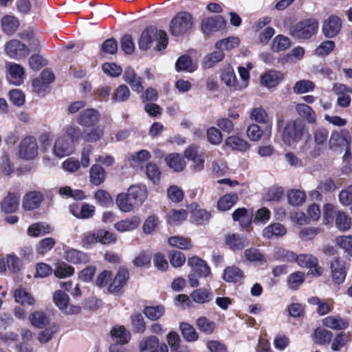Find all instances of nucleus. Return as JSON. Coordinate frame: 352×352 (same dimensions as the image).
Returning <instances> with one entry per match:
<instances>
[{"label": "nucleus", "mask_w": 352, "mask_h": 352, "mask_svg": "<svg viewBox=\"0 0 352 352\" xmlns=\"http://www.w3.org/2000/svg\"><path fill=\"white\" fill-rule=\"evenodd\" d=\"M56 244V240L52 237H47L41 240L36 247V252L39 254H45L51 250Z\"/></svg>", "instance_id": "69168bd1"}, {"label": "nucleus", "mask_w": 352, "mask_h": 352, "mask_svg": "<svg viewBox=\"0 0 352 352\" xmlns=\"http://www.w3.org/2000/svg\"><path fill=\"white\" fill-rule=\"evenodd\" d=\"M30 320L33 326L39 329L45 327L50 322L47 316L42 311H34L31 314Z\"/></svg>", "instance_id": "864d4df0"}, {"label": "nucleus", "mask_w": 352, "mask_h": 352, "mask_svg": "<svg viewBox=\"0 0 352 352\" xmlns=\"http://www.w3.org/2000/svg\"><path fill=\"white\" fill-rule=\"evenodd\" d=\"M333 337L331 331L322 328H317L315 330L314 342L319 344H325L330 342Z\"/></svg>", "instance_id": "5fc2aeb1"}, {"label": "nucleus", "mask_w": 352, "mask_h": 352, "mask_svg": "<svg viewBox=\"0 0 352 352\" xmlns=\"http://www.w3.org/2000/svg\"><path fill=\"white\" fill-rule=\"evenodd\" d=\"M5 50L10 58L17 60L27 57L30 53L28 47L16 39L8 41L6 45Z\"/></svg>", "instance_id": "423d86ee"}, {"label": "nucleus", "mask_w": 352, "mask_h": 352, "mask_svg": "<svg viewBox=\"0 0 352 352\" xmlns=\"http://www.w3.org/2000/svg\"><path fill=\"white\" fill-rule=\"evenodd\" d=\"M19 21L14 16L7 15L1 19V26L3 32L8 34H12L19 27Z\"/></svg>", "instance_id": "a18cd8bd"}, {"label": "nucleus", "mask_w": 352, "mask_h": 352, "mask_svg": "<svg viewBox=\"0 0 352 352\" xmlns=\"http://www.w3.org/2000/svg\"><path fill=\"white\" fill-rule=\"evenodd\" d=\"M296 263L300 267L309 268L311 274L320 276L322 274V269L318 266V258L311 254L298 255Z\"/></svg>", "instance_id": "f8f14e48"}, {"label": "nucleus", "mask_w": 352, "mask_h": 352, "mask_svg": "<svg viewBox=\"0 0 352 352\" xmlns=\"http://www.w3.org/2000/svg\"><path fill=\"white\" fill-rule=\"evenodd\" d=\"M127 193L137 207L141 206L147 197L145 187L139 185L130 186Z\"/></svg>", "instance_id": "cd10ccee"}, {"label": "nucleus", "mask_w": 352, "mask_h": 352, "mask_svg": "<svg viewBox=\"0 0 352 352\" xmlns=\"http://www.w3.org/2000/svg\"><path fill=\"white\" fill-rule=\"evenodd\" d=\"M193 24L191 14L181 12L177 14L170 23V32L175 36L186 33L191 29Z\"/></svg>", "instance_id": "20e7f679"}, {"label": "nucleus", "mask_w": 352, "mask_h": 352, "mask_svg": "<svg viewBox=\"0 0 352 352\" xmlns=\"http://www.w3.org/2000/svg\"><path fill=\"white\" fill-rule=\"evenodd\" d=\"M106 172L100 165L94 164L89 170L90 182L94 186H99L102 184L106 179Z\"/></svg>", "instance_id": "473e14b6"}, {"label": "nucleus", "mask_w": 352, "mask_h": 352, "mask_svg": "<svg viewBox=\"0 0 352 352\" xmlns=\"http://www.w3.org/2000/svg\"><path fill=\"white\" fill-rule=\"evenodd\" d=\"M53 151L57 157H63L73 153L74 146L72 141H69L67 137L63 135L56 140Z\"/></svg>", "instance_id": "ddd939ff"}, {"label": "nucleus", "mask_w": 352, "mask_h": 352, "mask_svg": "<svg viewBox=\"0 0 352 352\" xmlns=\"http://www.w3.org/2000/svg\"><path fill=\"white\" fill-rule=\"evenodd\" d=\"M340 19L336 16H331L324 21L322 25V32L327 37L332 38L340 32Z\"/></svg>", "instance_id": "4be33fe9"}, {"label": "nucleus", "mask_w": 352, "mask_h": 352, "mask_svg": "<svg viewBox=\"0 0 352 352\" xmlns=\"http://www.w3.org/2000/svg\"><path fill=\"white\" fill-rule=\"evenodd\" d=\"M71 211L78 219H89L94 215L95 206L84 203L79 210L77 208H73Z\"/></svg>", "instance_id": "de8ad7c7"}, {"label": "nucleus", "mask_w": 352, "mask_h": 352, "mask_svg": "<svg viewBox=\"0 0 352 352\" xmlns=\"http://www.w3.org/2000/svg\"><path fill=\"white\" fill-rule=\"evenodd\" d=\"M223 58L224 53L223 50L215 51L204 57L202 63L203 67L205 69H209L212 67L214 63L223 60Z\"/></svg>", "instance_id": "680f3d73"}, {"label": "nucleus", "mask_w": 352, "mask_h": 352, "mask_svg": "<svg viewBox=\"0 0 352 352\" xmlns=\"http://www.w3.org/2000/svg\"><path fill=\"white\" fill-rule=\"evenodd\" d=\"M318 28V23L313 19L301 21L289 29L290 34L299 39H307L316 34Z\"/></svg>", "instance_id": "7ed1b4c3"}, {"label": "nucleus", "mask_w": 352, "mask_h": 352, "mask_svg": "<svg viewBox=\"0 0 352 352\" xmlns=\"http://www.w3.org/2000/svg\"><path fill=\"white\" fill-rule=\"evenodd\" d=\"M64 258L73 264L87 263L89 261L87 254L76 249H69L64 252Z\"/></svg>", "instance_id": "a878e982"}, {"label": "nucleus", "mask_w": 352, "mask_h": 352, "mask_svg": "<svg viewBox=\"0 0 352 352\" xmlns=\"http://www.w3.org/2000/svg\"><path fill=\"white\" fill-rule=\"evenodd\" d=\"M131 95L129 87L125 85H120L113 93L112 100L115 102H124Z\"/></svg>", "instance_id": "338daca9"}, {"label": "nucleus", "mask_w": 352, "mask_h": 352, "mask_svg": "<svg viewBox=\"0 0 352 352\" xmlns=\"http://www.w3.org/2000/svg\"><path fill=\"white\" fill-rule=\"evenodd\" d=\"M306 195L304 191L291 190L287 192L288 202L292 206H300L305 201Z\"/></svg>", "instance_id": "052dcab7"}, {"label": "nucleus", "mask_w": 352, "mask_h": 352, "mask_svg": "<svg viewBox=\"0 0 352 352\" xmlns=\"http://www.w3.org/2000/svg\"><path fill=\"white\" fill-rule=\"evenodd\" d=\"M100 119V113L95 109H87L80 113L77 122L86 127L95 126Z\"/></svg>", "instance_id": "2eb2a0df"}, {"label": "nucleus", "mask_w": 352, "mask_h": 352, "mask_svg": "<svg viewBox=\"0 0 352 352\" xmlns=\"http://www.w3.org/2000/svg\"><path fill=\"white\" fill-rule=\"evenodd\" d=\"M244 256L250 262H258L261 264L266 263L265 255L254 248L245 250L244 251Z\"/></svg>", "instance_id": "e2e57ef3"}, {"label": "nucleus", "mask_w": 352, "mask_h": 352, "mask_svg": "<svg viewBox=\"0 0 352 352\" xmlns=\"http://www.w3.org/2000/svg\"><path fill=\"white\" fill-rule=\"evenodd\" d=\"M21 195L17 191H9L0 202L1 210L4 213L16 212L20 204Z\"/></svg>", "instance_id": "1a4fd4ad"}, {"label": "nucleus", "mask_w": 352, "mask_h": 352, "mask_svg": "<svg viewBox=\"0 0 352 352\" xmlns=\"http://www.w3.org/2000/svg\"><path fill=\"white\" fill-rule=\"evenodd\" d=\"M297 113L309 124H314L316 122V113L309 105L304 103H298L296 105Z\"/></svg>", "instance_id": "7c9ffc66"}, {"label": "nucleus", "mask_w": 352, "mask_h": 352, "mask_svg": "<svg viewBox=\"0 0 352 352\" xmlns=\"http://www.w3.org/2000/svg\"><path fill=\"white\" fill-rule=\"evenodd\" d=\"M43 200V196L40 192H30L23 197V208L27 210L38 208Z\"/></svg>", "instance_id": "5701e85b"}, {"label": "nucleus", "mask_w": 352, "mask_h": 352, "mask_svg": "<svg viewBox=\"0 0 352 352\" xmlns=\"http://www.w3.org/2000/svg\"><path fill=\"white\" fill-rule=\"evenodd\" d=\"M322 324L334 330H342L348 327L349 322L339 316H330L322 320Z\"/></svg>", "instance_id": "2f4dec72"}, {"label": "nucleus", "mask_w": 352, "mask_h": 352, "mask_svg": "<svg viewBox=\"0 0 352 352\" xmlns=\"http://www.w3.org/2000/svg\"><path fill=\"white\" fill-rule=\"evenodd\" d=\"M315 89V84L309 80H300L297 81L294 87L293 91L296 94H302L311 91Z\"/></svg>", "instance_id": "13d9d810"}, {"label": "nucleus", "mask_w": 352, "mask_h": 352, "mask_svg": "<svg viewBox=\"0 0 352 352\" xmlns=\"http://www.w3.org/2000/svg\"><path fill=\"white\" fill-rule=\"evenodd\" d=\"M225 144L232 150L241 152L247 151L250 148V144L247 141L236 135L228 137Z\"/></svg>", "instance_id": "c9c22d12"}, {"label": "nucleus", "mask_w": 352, "mask_h": 352, "mask_svg": "<svg viewBox=\"0 0 352 352\" xmlns=\"http://www.w3.org/2000/svg\"><path fill=\"white\" fill-rule=\"evenodd\" d=\"M182 334L188 342L196 341L199 336L194 327L187 322H182L179 326Z\"/></svg>", "instance_id": "603ef678"}, {"label": "nucleus", "mask_w": 352, "mask_h": 352, "mask_svg": "<svg viewBox=\"0 0 352 352\" xmlns=\"http://www.w3.org/2000/svg\"><path fill=\"white\" fill-rule=\"evenodd\" d=\"M6 68L8 71V80L14 85H21L25 78V70L23 66L14 63H8L6 64Z\"/></svg>", "instance_id": "a211bd4d"}, {"label": "nucleus", "mask_w": 352, "mask_h": 352, "mask_svg": "<svg viewBox=\"0 0 352 352\" xmlns=\"http://www.w3.org/2000/svg\"><path fill=\"white\" fill-rule=\"evenodd\" d=\"M129 278V274L127 269L124 267H120L113 281L107 287V292L110 294L119 292L126 285Z\"/></svg>", "instance_id": "4468645a"}, {"label": "nucleus", "mask_w": 352, "mask_h": 352, "mask_svg": "<svg viewBox=\"0 0 352 352\" xmlns=\"http://www.w3.org/2000/svg\"><path fill=\"white\" fill-rule=\"evenodd\" d=\"M168 243L171 246L182 250H190L192 248L190 239L182 236H171L168 239Z\"/></svg>", "instance_id": "4d7b16f0"}, {"label": "nucleus", "mask_w": 352, "mask_h": 352, "mask_svg": "<svg viewBox=\"0 0 352 352\" xmlns=\"http://www.w3.org/2000/svg\"><path fill=\"white\" fill-rule=\"evenodd\" d=\"M190 297L194 302L204 304L210 302L212 299L213 295L210 289L199 288L192 292Z\"/></svg>", "instance_id": "ea45409f"}, {"label": "nucleus", "mask_w": 352, "mask_h": 352, "mask_svg": "<svg viewBox=\"0 0 352 352\" xmlns=\"http://www.w3.org/2000/svg\"><path fill=\"white\" fill-rule=\"evenodd\" d=\"M187 217V212L184 209L171 210L167 215L168 222L171 224H177L185 220Z\"/></svg>", "instance_id": "774afa93"}, {"label": "nucleus", "mask_w": 352, "mask_h": 352, "mask_svg": "<svg viewBox=\"0 0 352 352\" xmlns=\"http://www.w3.org/2000/svg\"><path fill=\"white\" fill-rule=\"evenodd\" d=\"M116 204L118 208L124 212L132 211L137 206L129 197L128 193H120L118 195Z\"/></svg>", "instance_id": "e433bc0d"}, {"label": "nucleus", "mask_w": 352, "mask_h": 352, "mask_svg": "<svg viewBox=\"0 0 352 352\" xmlns=\"http://www.w3.org/2000/svg\"><path fill=\"white\" fill-rule=\"evenodd\" d=\"M14 297L15 301L23 306H32L36 303V299L32 294L22 287L14 290Z\"/></svg>", "instance_id": "b1692460"}, {"label": "nucleus", "mask_w": 352, "mask_h": 352, "mask_svg": "<svg viewBox=\"0 0 352 352\" xmlns=\"http://www.w3.org/2000/svg\"><path fill=\"white\" fill-rule=\"evenodd\" d=\"M19 155L21 158L25 160H32L38 155V144L34 137L27 136L21 140Z\"/></svg>", "instance_id": "39448f33"}, {"label": "nucleus", "mask_w": 352, "mask_h": 352, "mask_svg": "<svg viewBox=\"0 0 352 352\" xmlns=\"http://www.w3.org/2000/svg\"><path fill=\"white\" fill-rule=\"evenodd\" d=\"M141 222L138 216H132L131 217L122 219L115 223L114 228L120 232L131 231L136 229Z\"/></svg>", "instance_id": "bb28decb"}, {"label": "nucleus", "mask_w": 352, "mask_h": 352, "mask_svg": "<svg viewBox=\"0 0 352 352\" xmlns=\"http://www.w3.org/2000/svg\"><path fill=\"white\" fill-rule=\"evenodd\" d=\"M98 230H94L85 232L81 237V245L86 248H90L97 243H99Z\"/></svg>", "instance_id": "3c124183"}, {"label": "nucleus", "mask_w": 352, "mask_h": 352, "mask_svg": "<svg viewBox=\"0 0 352 352\" xmlns=\"http://www.w3.org/2000/svg\"><path fill=\"white\" fill-rule=\"evenodd\" d=\"M226 245L232 251H239L248 245V240L238 234H228L225 240Z\"/></svg>", "instance_id": "393cba45"}, {"label": "nucleus", "mask_w": 352, "mask_h": 352, "mask_svg": "<svg viewBox=\"0 0 352 352\" xmlns=\"http://www.w3.org/2000/svg\"><path fill=\"white\" fill-rule=\"evenodd\" d=\"M323 148L316 143H312L310 140H307L304 145L301 146L300 151L303 153L307 157H318Z\"/></svg>", "instance_id": "c03bdc74"}, {"label": "nucleus", "mask_w": 352, "mask_h": 352, "mask_svg": "<svg viewBox=\"0 0 352 352\" xmlns=\"http://www.w3.org/2000/svg\"><path fill=\"white\" fill-rule=\"evenodd\" d=\"M166 164L176 172L182 171L186 166L183 156L178 153H170L165 157Z\"/></svg>", "instance_id": "c756f323"}, {"label": "nucleus", "mask_w": 352, "mask_h": 352, "mask_svg": "<svg viewBox=\"0 0 352 352\" xmlns=\"http://www.w3.org/2000/svg\"><path fill=\"white\" fill-rule=\"evenodd\" d=\"M291 47V41L288 37L283 35L276 36L272 42V48L274 52H280L287 50Z\"/></svg>", "instance_id": "6e6d98bb"}, {"label": "nucleus", "mask_w": 352, "mask_h": 352, "mask_svg": "<svg viewBox=\"0 0 352 352\" xmlns=\"http://www.w3.org/2000/svg\"><path fill=\"white\" fill-rule=\"evenodd\" d=\"M188 265L192 268L193 274L199 277H206L210 274V269L206 262L197 256L189 258Z\"/></svg>", "instance_id": "dca6fc26"}, {"label": "nucleus", "mask_w": 352, "mask_h": 352, "mask_svg": "<svg viewBox=\"0 0 352 352\" xmlns=\"http://www.w3.org/2000/svg\"><path fill=\"white\" fill-rule=\"evenodd\" d=\"M155 43V49L158 51L165 49L168 45L167 34L164 30H158L151 27L144 30L139 40V47L142 50H147L153 43Z\"/></svg>", "instance_id": "f257e3e1"}, {"label": "nucleus", "mask_w": 352, "mask_h": 352, "mask_svg": "<svg viewBox=\"0 0 352 352\" xmlns=\"http://www.w3.org/2000/svg\"><path fill=\"white\" fill-rule=\"evenodd\" d=\"M195 324L199 330L206 334L212 333L216 329L215 322L205 316L198 318Z\"/></svg>", "instance_id": "09e8293b"}, {"label": "nucleus", "mask_w": 352, "mask_h": 352, "mask_svg": "<svg viewBox=\"0 0 352 352\" xmlns=\"http://www.w3.org/2000/svg\"><path fill=\"white\" fill-rule=\"evenodd\" d=\"M226 25V22L223 17L221 15H217L212 17H207L202 20L201 28L205 34L223 29Z\"/></svg>", "instance_id": "9d476101"}, {"label": "nucleus", "mask_w": 352, "mask_h": 352, "mask_svg": "<svg viewBox=\"0 0 352 352\" xmlns=\"http://www.w3.org/2000/svg\"><path fill=\"white\" fill-rule=\"evenodd\" d=\"M221 79L227 86L232 87L234 90H241L247 87V83H240L236 80L234 69L230 67L222 70Z\"/></svg>", "instance_id": "aec40b11"}, {"label": "nucleus", "mask_w": 352, "mask_h": 352, "mask_svg": "<svg viewBox=\"0 0 352 352\" xmlns=\"http://www.w3.org/2000/svg\"><path fill=\"white\" fill-rule=\"evenodd\" d=\"M223 278L228 283H238L243 280L244 274L239 267L232 265L224 270Z\"/></svg>", "instance_id": "f704fd0d"}, {"label": "nucleus", "mask_w": 352, "mask_h": 352, "mask_svg": "<svg viewBox=\"0 0 352 352\" xmlns=\"http://www.w3.org/2000/svg\"><path fill=\"white\" fill-rule=\"evenodd\" d=\"M306 132V126L302 120H289L283 128L282 139L286 145L292 146L300 141Z\"/></svg>", "instance_id": "f03ea898"}, {"label": "nucleus", "mask_w": 352, "mask_h": 352, "mask_svg": "<svg viewBox=\"0 0 352 352\" xmlns=\"http://www.w3.org/2000/svg\"><path fill=\"white\" fill-rule=\"evenodd\" d=\"M239 200L236 193H229L221 197L217 202V209L220 211L230 210Z\"/></svg>", "instance_id": "79ce46f5"}, {"label": "nucleus", "mask_w": 352, "mask_h": 352, "mask_svg": "<svg viewBox=\"0 0 352 352\" xmlns=\"http://www.w3.org/2000/svg\"><path fill=\"white\" fill-rule=\"evenodd\" d=\"M286 232V228L282 224L276 223L267 226L263 231V235L266 239H272L283 236Z\"/></svg>", "instance_id": "58836bf2"}, {"label": "nucleus", "mask_w": 352, "mask_h": 352, "mask_svg": "<svg viewBox=\"0 0 352 352\" xmlns=\"http://www.w3.org/2000/svg\"><path fill=\"white\" fill-rule=\"evenodd\" d=\"M55 304L67 314H78L80 311L79 306L70 305L69 296L62 290H57L53 296Z\"/></svg>", "instance_id": "0eeeda50"}, {"label": "nucleus", "mask_w": 352, "mask_h": 352, "mask_svg": "<svg viewBox=\"0 0 352 352\" xmlns=\"http://www.w3.org/2000/svg\"><path fill=\"white\" fill-rule=\"evenodd\" d=\"M53 228L45 222H38L30 225L28 229V234L32 237H38L52 232Z\"/></svg>", "instance_id": "c85d7f7f"}, {"label": "nucleus", "mask_w": 352, "mask_h": 352, "mask_svg": "<svg viewBox=\"0 0 352 352\" xmlns=\"http://www.w3.org/2000/svg\"><path fill=\"white\" fill-rule=\"evenodd\" d=\"M335 224L340 231H346L351 228V218L344 211L340 210L336 212Z\"/></svg>", "instance_id": "37998d69"}, {"label": "nucleus", "mask_w": 352, "mask_h": 352, "mask_svg": "<svg viewBox=\"0 0 352 352\" xmlns=\"http://www.w3.org/2000/svg\"><path fill=\"white\" fill-rule=\"evenodd\" d=\"M175 68L177 71L192 72L195 69V66L193 65L189 56L183 55L177 60Z\"/></svg>", "instance_id": "0e129e2a"}, {"label": "nucleus", "mask_w": 352, "mask_h": 352, "mask_svg": "<svg viewBox=\"0 0 352 352\" xmlns=\"http://www.w3.org/2000/svg\"><path fill=\"white\" fill-rule=\"evenodd\" d=\"M140 352H168L166 344H160L159 339L155 336L142 338L139 342Z\"/></svg>", "instance_id": "6e6552de"}, {"label": "nucleus", "mask_w": 352, "mask_h": 352, "mask_svg": "<svg viewBox=\"0 0 352 352\" xmlns=\"http://www.w3.org/2000/svg\"><path fill=\"white\" fill-rule=\"evenodd\" d=\"M111 334L113 338L117 339L116 342L120 344H126L131 338L130 333L126 330L124 326L113 328Z\"/></svg>", "instance_id": "bf43d9fd"}, {"label": "nucleus", "mask_w": 352, "mask_h": 352, "mask_svg": "<svg viewBox=\"0 0 352 352\" xmlns=\"http://www.w3.org/2000/svg\"><path fill=\"white\" fill-rule=\"evenodd\" d=\"M104 135V128L96 126L89 130H85L83 132L82 139L86 142H96L100 140Z\"/></svg>", "instance_id": "49530a36"}, {"label": "nucleus", "mask_w": 352, "mask_h": 352, "mask_svg": "<svg viewBox=\"0 0 352 352\" xmlns=\"http://www.w3.org/2000/svg\"><path fill=\"white\" fill-rule=\"evenodd\" d=\"M351 142V137L349 131L346 129H342L340 132H333L329 141V146L331 149L340 146H349Z\"/></svg>", "instance_id": "f3484780"}, {"label": "nucleus", "mask_w": 352, "mask_h": 352, "mask_svg": "<svg viewBox=\"0 0 352 352\" xmlns=\"http://www.w3.org/2000/svg\"><path fill=\"white\" fill-rule=\"evenodd\" d=\"M283 79V75L280 72L270 71L261 76V83L271 88L278 85Z\"/></svg>", "instance_id": "72a5a7b5"}, {"label": "nucleus", "mask_w": 352, "mask_h": 352, "mask_svg": "<svg viewBox=\"0 0 352 352\" xmlns=\"http://www.w3.org/2000/svg\"><path fill=\"white\" fill-rule=\"evenodd\" d=\"M22 267L21 259L14 253L8 254L6 258H0V273H5L7 268L11 273H17Z\"/></svg>", "instance_id": "9b49d317"}, {"label": "nucleus", "mask_w": 352, "mask_h": 352, "mask_svg": "<svg viewBox=\"0 0 352 352\" xmlns=\"http://www.w3.org/2000/svg\"><path fill=\"white\" fill-rule=\"evenodd\" d=\"M123 79L131 87V89L138 93L142 92L144 87L142 85V78L138 76L134 69L131 67H127L123 74Z\"/></svg>", "instance_id": "6ab92c4d"}, {"label": "nucleus", "mask_w": 352, "mask_h": 352, "mask_svg": "<svg viewBox=\"0 0 352 352\" xmlns=\"http://www.w3.org/2000/svg\"><path fill=\"white\" fill-rule=\"evenodd\" d=\"M331 270L333 281L337 284L342 283L346 276L344 261L339 258H333L331 263Z\"/></svg>", "instance_id": "412c9836"}, {"label": "nucleus", "mask_w": 352, "mask_h": 352, "mask_svg": "<svg viewBox=\"0 0 352 352\" xmlns=\"http://www.w3.org/2000/svg\"><path fill=\"white\" fill-rule=\"evenodd\" d=\"M75 272L74 267L64 261H58L55 264L54 275L59 278L72 276Z\"/></svg>", "instance_id": "a19ab883"}, {"label": "nucleus", "mask_w": 352, "mask_h": 352, "mask_svg": "<svg viewBox=\"0 0 352 352\" xmlns=\"http://www.w3.org/2000/svg\"><path fill=\"white\" fill-rule=\"evenodd\" d=\"M131 322L133 331L136 333H144L146 331V322L140 313L131 316Z\"/></svg>", "instance_id": "8fccbe9b"}, {"label": "nucleus", "mask_w": 352, "mask_h": 352, "mask_svg": "<svg viewBox=\"0 0 352 352\" xmlns=\"http://www.w3.org/2000/svg\"><path fill=\"white\" fill-rule=\"evenodd\" d=\"M165 307L162 305L156 306H146L143 309V314L150 320L157 321L165 314Z\"/></svg>", "instance_id": "4c0bfd02"}]
</instances>
